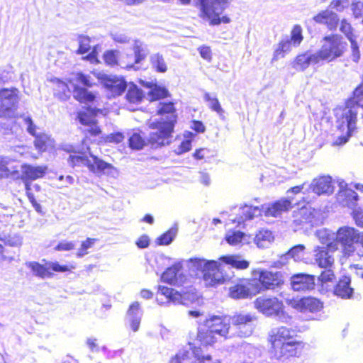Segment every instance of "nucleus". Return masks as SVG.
<instances>
[{
    "label": "nucleus",
    "instance_id": "052dcab7",
    "mask_svg": "<svg viewBox=\"0 0 363 363\" xmlns=\"http://www.w3.org/2000/svg\"><path fill=\"white\" fill-rule=\"evenodd\" d=\"M48 138L45 135L36 137L35 140V146L40 151H45L47 148V141Z\"/></svg>",
    "mask_w": 363,
    "mask_h": 363
},
{
    "label": "nucleus",
    "instance_id": "49530a36",
    "mask_svg": "<svg viewBox=\"0 0 363 363\" xmlns=\"http://www.w3.org/2000/svg\"><path fill=\"white\" fill-rule=\"evenodd\" d=\"M28 267L31 269L33 274L35 276L39 277L40 278H46L50 277L52 276V273L49 271V269L44 267L43 265L39 264L36 262H30L27 264Z\"/></svg>",
    "mask_w": 363,
    "mask_h": 363
},
{
    "label": "nucleus",
    "instance_id": "37998d69",
    "mask_svg": "<svg viewBox=\"0 0 363 363\" xmlns=\"http://www.w3.org/2000/svg\"><path fill=\"white\" fill-rule=\"evenodd\" d=\"M305 246L303 245H298L291 248L288 252L281 257V262L282 264H285V260L288 257H291L294 261L301 260L304 256Z\"/></svg>",
    "mask_w": 363,
    "mask_h": 363
},
{
    "label": "nucleus",
    "instance_id": "1a4fd4ad",
    "mask_svg": "<svg viewBox=\"0 0 363 363\" xmlns=\"http://www.w3.org/2000/svg\"><path fill=\"white\" fill-rule=\"evenodd\" d=\"M195 299L196 295L194 293L184 292V291L179 292L172 288L164 286H159L158 294L156 297V301L160 305L170 302L186 305L189 302H192Z\"/></svg>",
    "mask_w": 363,
    "mask_h": 363
},
{
    "label": "nucleus",
    "instance_id": "f03ea898",
    "mask_svg": "<svg viewBox=\"0 0 363 363\" xmlns=\"http://www.w3.org/2000/svg\"><path fill=\"white\" fill-rule=\"evenodd\" d=\"M322 46L316 52L320 62H328L342 57L347 49V43L339 35L325 36L322 40Z\"/></svg>",
    "mask_w": 363,
    "mask_h": 363
},
{
    "label": "nucleus",
    "instance_id": "bb28decb",
    "mask_svg": "<svg viewBox=\"0 0 363 363\" xmlns=\"http://www.w3.org/2000/svg\"><path fill=\"white\" fill-rule=\"evenodd\" d=\"M141 318L142 312L140 309V304L135 301L130 306L126 315V318L133 331L138 330Z\"/></svg>",
    "mask_w": 363,
    "mask_h": 363
},
{
    "label": "nucleus",
    "instance_id": "c03bdc74",
    "mask_svg": "<svg viewBox=\"0 0 363 363\" xmlns=\"http://www.w3.org/2000/svg\"><path fill=\"white\" fill-rule=\"evenodd\" d=\"M128 92L126 99L130 103H140L143 98V93L135 84H130L128 85Z\"/></svg>",
    "mask_w": 363,
    "mask_h": 363
},
{
    "label": "nucleus",
    "instance_id": "7c9ffc66",
    "mask_svg": "<svg viewBox=\"0 0 363 363\" xmlns=\"http://www.w3.org/2000/svg\"><path fill=\"white\" fill-rule=\"evenodd\" d=\"M316 236L320 242L326 245L325 247H328L330 251H336L338 247L335 239V235L328 229H320L316 231Z\"/></svg>",
    "mask_w": 363,
    "mask_h": 363
},
{
    "label": "nucleus",
    "instance_id": "680f3d73",
    "mask_svg": "<svg viewBox=\"0 0 363 363\" xmlns=\"http://www.w3.org/2000/svg\"><path fill=\"white\" fill-rule=\"evenodd\" d=\"M335 278L334 272L332 268H327L320 274L318 277L319 281L323 283L332 281Z\"/></svg>",
    "mask_w": 363,
    "mask_h": 363
},
{
    "label": "nucleus",
    "instance_id": "5701e85b",
    "mask_svg": "<svg viewBox=\"0 0 363 363\" xmlns=\"http://www.w3.org/2000/svg\"><path fill=\"white\" fill-rule=\"evenodd\" d=\"M162 279L164 282L174 285H181L186 280V276L182 271V264L177 263L167 269L162 274Z\"/></svg>",
    "mask_w": 363,
    "mask_h": 363
},
{
    "label": "nucleus",
    "instance_id": "7ed1b4c3",
    "mask_svg": "<svg viewBox=\"0 0 363 363\" xmlns=\"http://www.w3.org/2000/svg\"><path fill=\"white\" fill-rule=\"evenodd\" d=\"M199 6L203 16L206 17L211 25H219L221 23H230V18L223 16L220 17L223 11L228 7V0H194Z\"/></svg>",
    "mask_w": 363,
    "mask_h": 363
},
{
    "label": "nucleus",
    "instance_id": "f3484780",
    "mask_svg": "<svg viewBox=\"0 0 363 363\" xmlns=\"http://www.w3.org/2000/svg\"><path fill=\"white\" fill-rule=\"evenodd\" d=\"M96 113L95 110H87L78 113V118L81 124L84 125V132L89 133L91 135H97L101 133L100 128L95 119Z\"/></svg>",
    "mask_w": 363,
    "mask_h": 363
},
{
    "label": "nucleus",
    "instance_id": "a878e982",
    "mask_svg": "<svg viewBox=\"0 0 363 363\" xmlns=\"http://www.w3.org/2000/svg\"><path fill=\"white\" fill-rule=\"evenodd\" d=\"M102 83L114 96L121 95L128 86L125 81L123 78H119L116 76H106L103 79Z\"/></svg>",
    "mask_w": 363,
    "mask_h": 363
},
{
    "label": "nucleus",
    "instance_id": "2eb2a0df",
    "mask_svg": "<svg viewBox=\"0 0 363 363\" xmlns=\"http://www.w3.org/2000/svg\"><path fill=\"white\" fill-rule=\"evenodd\" d=\"M335 252L324 246L315 247L313 254L315 264L321 268H332L335 262L333 253Z\"/></svg>",
    "mask_w": 363,
    "mask_h": 363
},
{
    "label": "nucleus",
    "instance_id": "5fc2aeb1",
    "mask_svg": "<svg viewBox=\"0 0 363 363\" xmlns=\"http://www.w3.org/2000/svg\"><path fill=\"white\" fill-rule=\"evenodd\" d=\"M91 40L87 36H79L78 53L84 54L88 52L91 48Z\"/></svg>",
    "mask_w": 363,
    "mask_h": 363
},
{
    "label": "nucleus",
    "instance_id": "f704fd0d",
    "mask_svg": "<svg viewBox=\"0 0 363 363\" xmlns=\"http://www.w3.org/2000/svg\"><path fill=\"white\" fill-rule=\"evenodd\" d=\"M220 259L237 269H245L250 265V262L239 255L223 256Z\"/></svg>",
    "mask_w": 363,
    "mask_h": 363
},
{
    "label": "nucleus",
    "instance_id": "4468645a",
    "mask_svg": "<svg viewBox=\"0 0 363 363\" xmlns=\"http://www.w3.org/2000/svg\"><path fill=\"white\" fill-rule=\"evenodd\" d=\"M291 286L294 291H311L315 286V277L305 273L294 274L291 277Z\"/></svg>",
    "mask_w": 363,
    "mask_h": 363
},
{
    "label": "nucleus",
    "instance_id": "dca6fc26",
    "mask_svg": "<svg viewBox=\"0 0 363 363\" xmlns=\"http://www.w3.org/2000/svg\"><path fill=\"white\" fill-rule=\"evenodd\" d=\"M293 200L294 199L289 196L286 199H281L268 206H262V208L266 216L277 217L282 213L288 211L294 205L296 204V203H293Z\"/></svg>",
    "mask_w": 363,
    "mask_h": 363
},
{
    "label": "nucleus",
    "instance_id": "a211bd4d",
    "mask_svg": "<svg viewBox=\"0 0 363 363\" xmlns=\"http://www.w3.org/2000/svg\"><path fill=\"white\" fill-rule=\"evenodd\" d=\"M340 191L337 195V201L343 206L353 208L356 206L358 194L354 191L346 188L347 184L342 181L339 184Z\"/></svg>",
    "mask_w": 363,
    "mask_h": 363
},
{
    "label": "nucleus",
    "instance_id": "774afa93",
    "mask_svg": "<svg viewBox=\"0 0 363 363\" xmlns=\"http://www.w3.org/2000/svg\"><path fill=\"white\" fill-rule=\"evenodd\" d=\"M137 246L140 249L146 248L150 245L149 237L146 235H141L136 242Z\"/></svg>",
    "mask_w": 363,
    "mask_h": 363
},
{
    "label": "nucleus",
    "instance_id": "0e129e2a",
    "mask_svg": "<svg viewBox=\"0 0 363 363\" xmlns=\"http://www.w3.org/2000/svg\"><path fill=\"white\" fill-rule=\"evenodd\" d=\"M76 80L86 86H91L93 82L91 81V77L82 73H77L76 74Z\"/></svg>",
    "mask_w": 363,
    "mask_h": 363
},
{
    "label": "nucleus",
    "instance_id": "a18cd8bd",
    "mask_svg": "<svg viewBox=\"0 0 363 363\" xmlns=\"http://www.w3.org/2000/svg\"><path fill=\"white\" fill-rule=\"evenodd\" d=\"M169 363H195L191 350H182L172 357Z\"/></svg>",
    "mask_w": 363,
    "mask_h": 363
},
{
    "label": "nucleus",
    "instance_id": "e2e57ef3",
    "mask_svg": "<svg viewBox=\"0 0 363 363\" xmlns=\"http://www.w3.org/2000/svg\"><path fill=\"white\" fill-rule=\"evenodd\" d=\"M348 1H344L343 0H333L330 4V8L335 9L338 12H342L348 6Z\"/></svg>",
    "mask_w": 363,
    "mask_h": 363
},
{
    "label": "nucleus",
    "instance_id": "bf43d9fd",
    "mask_svg": "<svg viewBox=\"0 0 363 363\" xmlns=\"http://www.w3.org/2000/svg\"><path fill=\"white\" fill-rule=\"evenodd\" d=\"M351 44V50H352V58L354 62H358L360 59V52L359 50L358 44L356 41V38L352 39V40H349Z\"/></svg>",
    "mask_w": 363,
    "mask_h": 363
},
{
    "label": "nucleus",
    "instance_id": "8fccbe9b",
    "mask_svg": "<svg viewBox=\"0 0 363 363\" xmlns=\"http://www.w3.org/2000/svg\"><path fill=\"white\" fill-rule=\"evenodd\" d=\"M353 28L351 23L345 18H343L340 21V31L343 33L345 37L349 40L356 38V35L353 33Z\"/></svg>",
    "mask_w": 363,
    "mask_h": 363
},
{
    "label": "nucleus",
    "instance_id": "c756f323",
    "mask_svg": "<svg viewBox=\"0 0 363 363\" xmlns=\"http://www.w3.org/2000/svg\"><path fill=\"white\" fill-rule=\"evenodd\" d=\"M295 221L301 223H308L312 225L315 224V217L318 211L311 206H303L298 211L294 212Z\"/></svg>",
    "mask_w": 363,
    "mask_h": 363
},
{
    "label": "nucleus",
    "instance_id": "338daca9",
    "mask_svg": "<svg viewBox=\"0 0 363 363\" xmlns=\"http://www.w3.org/2000/svg\"><path fill=\"white\" fill-rule=\"evenodd\" d=\"M75 245L72 242L62 241L56 247L55 250L59 251H69L74 249Z\"/></svg>",
    "mask_w": 363,
    "mask_h": 363
},
{
    "label": "nucleus",
    "instance_id": "473e14b6",
    "mask_svg": "<svg viewBox=\"0 0 363 363\" xmlns=\"http://www.w3.org/2000/svg\"><path fill=\"white\" fill-rule=\"evenodd\" d=\"M225 238L226 242L232 246H238L249 243L252 239L250 235H246L239 230L228 232Z\"/></svg>",
    "mask_w": 363,
    "mask_h": 363
},
{
    "label": "nucleus",
    "instance_id": "a19ab883",
    "mask_svg": "<svg viewBox=\"0 0 363 363\" xmlns=\"http://www.w3.org/2000/svg\"><path fill=\"white\" fill-rule=\"evenodd\" d=\"M229 294L234 299H241L250 296L251 292L246 286L238 284L229 288Z\"/></svg>",
    "mask_w": 363,
    "mask_h": 363
},
{
    "label": "nucleus",
    "instance_id": "6e6552de",
    "mask_svg": "<svg viewBox=\"0 0 363 363\" xmlns=\"http://www.w3.org/2000/svg\"><path fill=\"white\" fill-rule=\"evenodd\" d=\"M230 319V336L248 337L251 335L254 329L255 317L250 313H238Z\"/></svg>",
    "mask_w": 363,
    "mask_h": 363
},
{
    "label": "nucleus",
    "instance_id": "39448f33",
    "mask_svg": "<svg viewBox=\"0 0 363 363\" xmlns=\"http://www.w3.org/2000/svg\"><path fill=\"white\" fill-rule=\"evenodd\" d=\"M255 308L267 316H274L279 320L286 323L290 318L284 311L281 301L274 296H262L254 302Z\"/></svg>",
    "mask_w": 363,
    "mask_h": 363
},
{
    "label": "nucleus",
    "instance_id": "4d7b16f0",
    "mask_svg": "<svg viewBox=\"0 0 363 363\" xmlns=\"http://www.w3.org/2000/svg\"><path fill=\"white\" fill-rule=\"evenodd\" d=\"M95 242V239L91 238H87L85 241H84L81 247L79 249V251L77 252V256L79 257H82L87 254L86 250L91 247Z\"/></svg>",
    "mask_w": 363,
    "mask_h": 363
},
{
    "label": "nucleus",
    "instance_id": "6e6d98bb",
    "mask_svg": "<svg viewBox=\"0 0 363 363\" xmlns=\"http://www.w3.org/2000/svg\"><path fill=\"white\" fill-rule=\"evenodd\" d=\"M22 123L26 127L27 131L32 135H35L36 126L34 125L31 118L28 116H23L21 117Z\"/></svg>",
    "mask_w": 363,
    "mask_h": 363
},
{
    "label": "nucleus",
    "instance_id": "09e8293b",
    "mask_svg": "<svg viewBox=\"0 0 363 363\" xmlns=\"http://www.w3.org/2000/svg\"><path fill=\"white\" fill-rule=\"evenodd\" d=\"M177 233V228L172 227L168 231L162 234L157 238V243L160 245H169L174 238L176 237Z\"/></svg>",
    "mask_w": 363,
    "mask_h": 363
},
{
    "label": "nucleus",
    "instance_id": "393cba45",
    "mask_svg": "<svg viewBox=\"0 0 363 363\" xmlns=\"http://www.w3.org/2000/svg\"><path fill=\"white\" fill-rule=\"evenodd\" d=\"M187 267L191 274L197 276L201 274L204 278V274L209 268L216 267V261L195 257L188 261Z\"/></svg>",
    "mask_w": 363,
    "mask_h": 363
},
{
    "label": "nucleus",
    "instance_id": "412c9836",
    "mask_svg": "<svg viewBox=\"0 0 363 363\" xmlns=\"http://www.w3.org/2000/svg\"><path fill=\"white\" fill-rule=\"evenodd\" d=\"M293 306L302 313H315L321 310L323 303L313 297H304L293 302Z\"/></svg>",
    "mask_w": 363,
    "mask_h": 363
},
{
    "label": "nucleus",
    "instance_id": "c9c22d12",
    "mask_svg": "<svg viewBox=\"0 0 363 363\" xmlns=\"http://www.w3.org/2000/svg\"><path fill=\"white\" fill-rule=\"evenodd\" d=\"M197 339L203 345H211L218 340V337L206 325L199 329Z\"/></svg>",
    "mask_w": 363,
    "mask_h": 363
},
{
    "label": "nucleus",
    "instance_id": "0eeeda50",
    "mask_svg": "<svg viewBox=\"0 0 363 363\" xmlns=\"http://www.w3.org/2000/svg\"><path fill=\"white\" fill-rule=\"evenodd\" d=\"M337 247L340 245L343 257L352 256L356 250L355 244L359 242V232L354 228L344 226L335 234Z\"/></svg>",
    "mask_w": 363,
    "mask_h": 363
},
{
    "label": "nucleus",
    "instance_id": "ddd939ff",
    "mask_svg": "<svg viewBox=\"0 0 363 363\" xmlns=\"http://www.w3.org/2000/svg\"><path fill=\"white\" fill-rule=\"evenodd\" d=\"M207 326L216 333L218 337H231L230 317H213L207 321Z\"/></svg>",
    "mask_w": 363,
    "mask_h": 363
},
{
    "label": "nucleus",
    "instance_id": "69168bd1",
    "mask_svg": "<svg viewBox=\"0 0 363 363\" xmlns=\"http://www.w3.org/2000/svg\"><path fill=\"white\" fill-rule=\"evenodd\" d=\"M353 218L357 225L363 227V210L357 208L353 211Z\"/></svg>",
    "mask_w": 363,
    "mask_h": 363
},
{
    "label": "nucleus",
    "instance_id": "de8ad7c7",
    "mask_svg": "<svg viewBox=\"0 0 363 363\" xmlns=\"http://www.w3.org/2000/svg\"><path fill=\"white\" fill-rule=\"evenodd\" d=\"M203 99L208 102V106L211 109L216 111L220 117L223 116L224 110L222 108L216 97H211L209 93L206 92L203 96Z\"/></svg>",
    "mask_w": 363,
    "mask_h": 363
},
{
    "label": "nucleus",
    "instance_id": "79ce46f5",
    "mask_svg": "<svg viewBox=\"0 0 363 363\" xmlns=\"http://www.w3.org/2000/svg\"><path fill=\"white\" fill-rule=\"evenodd\" d=\"M74 97L81 103H88L94 101L95 96L86 89L80 87L79 85H74Z\"/></svg>",
    "mask_w": 363,
    "mask_h": 363
},
{
    "label": "nucleus",
    "instance_id": "6ab92c4d",
    "mask_svg": "<svg viewBox=\"0 0 363 363\" xmlns=\"http://www.w3.org/2000/svg\"><path fill=\"white\" fill-rule=\"evenodd\" d=\"M311 65H321L316 51H307L298 55L293 62V67L298 71H303Z\"/></svg>",
    "mask_w": 363,
    "mask_h": 363
},
{
    "label": "nucleus",
    "instance_id": "4be33fe9",
    "mask_svg": "<svg viewBox=\"0 0 363 363\" xmlns=\"http://www.w3.org/2000/svg\"><path fill=\"white\" fill-rule=\"evenodd\" d=\"M239 213L237 217L230 218L229 220L232 223H238V225H241L245 220L253 219L255 217L261 216L262 212L264 211L263 208L258 206H252L245 205L238 209Z\"/></svg>",
    "mask_w": 363,
    "mask_h": 363
},
{
    "label": "nucleus",
    "instance_id": "cd10ccee",
    "mask_svg": "<svg viewBox=\"0 0 363 363\" xmlns=\"http://www.w3.org/2000/svg\"><path fill=\"white\" fill-rule=\"evenodd\" d=\"M294 331L286 328L280 327L271 330L270 342L272 345L290 342L294 335Z\"/></svg>",
    "mask_w": 363,
    "mask_h": 363
},
{
    "label": "nucleus",
    "instance_id": "58836bf2",
    "mask_svg": "<svg viewBox=\"0 0 363 363\" xmlns=\"http://www.w3.org/2000/svg\"><path fill=\"white\" fill-rule=\"evenodd\" d=\"M150 63L157 72L164 73L167 71V65L163 55L159 52L153 53L150 56Z\"/></svg>",
    "mask_w": 363,
    "mask_h": 363
},
{
    "label": "nucleus",
    "instance_id": "9d476101",
    "mask_svg": "<svg viewBox=\"0 0 363 363\" xmlns=\"http://www.w3.org/2000/svg\"><path fill=\"white\" fill-rule=\"evenodd\" d=\"M19 100L18 89L12 87L0 89V117H12L17 109Z\"/></svg>",
    "mask_w": 363,
    "mask_h": 363
},
{
    "label": "nucleus",
    "instance_id": "aec40b11",
    "mask_svg": "<svg viewBox=\"0 0 363 363\" xmlns=\"http://www.w3.org/2000/svg\"><path fill=\"white\" fill-rule=\"evenodd\" d=\"M313 20L317 23L325 25L331 31L336 30L340 21L338 15L329 9L318 13L313 17Z\"/></svg>",
    "mask_w": 363,
    "mask_h": 363
},
{
    "label": "nucleus",
    "instance_id": "3c124183",
    "mask_svg": "<svg viewBox=\"0 0 363 363\" xmlns=\"http://www.w3.org/2000/svg\"><path fill=\"white\" fill-rule=\"evenodd\" d=\"M167 94V90L165 88L155 85L148 92V97L151 101H153L165 97Z\"/></svg>",
    "mask_w": 363,
    "mask_h": 363
},
{
    "label": "nucleus",
    "instance_id": "f257e3e1",
    "mask_svg": "<svg viewBox=\"0 0 363 363\" xmlns=\"http://www.w3.org/2000/svg\"><path fill=\"white\" fill-rule=\"evenodd\" d=\"M157 113L162 115L160 121H150L148 125L152 130L149 134V141L152 145H164L169 144V138L173 132L176 116L173 104L157 103Z\"/></svg>",
    "mask_w": 363,
    "mask_h": 363
},
{
    "label": "nucleus",
    "instance_id": "13d9d810",
    "mask_svg": "<svg viewBox=\"0 0 363 363\" xmlns=\"http://www.w3.org/2000/svg\"><path fill=\"white\" fill-rule=\"evenodd\" d=\"M104 60L105 62L111 66L117 64V52L113 50L106 51L104 54Z\"/></svg>",
    "mask_w": 363,
    "mask_h": 363
},
{
    "label": "nucleus",
    "instance_id": "864d4df0",
    "mask_svg": "<svg viewBox=\"0 0 363 363\" xmlns=\"http://www.w3.org/2000/svg\"><path fill=\"white\" fill-rule=\"evenodd\" d=\"M294 46H298L303 40L302 29L300 26H295L291 31V36L289 39Z\"/></svg>",
    "mask_w": 363,
    "mask_h": 363
},
{
    "label": "nucleus",
    "instance_id": "ea45409f",
    "mask_svg": "<svg viewBox=\"0 0 363 363\" xmlns=\"http://www.w3.org/2000/svg\"><path fill=\"white\" fill-rule=\"evenodd\" d=\"M133 50L135 55V64H139L144 60L149 53L147 45L139 40H135L134 41Z\"/></svg>",
    "mask_w": 363,
    "mask_h": 363
},
{
    "label": "nucleus",
    "instance_id": "2f4dec72",
    "mask_svg": "<svg viewBox=\"0 0 363 363\" xmlns=\"http://www.w3.org/2000/svg\"><path fill=\"white\" fill-rule=\"evenodd\" d=\"M351 279L349 277H343L340 279L335 288V294L342 298H350L353 294V289L350 287Z\"/></svg>",
    "mask_w": 363,
    "mask_h": 363
},
{
    "label": "nucleus",
    "instance_id": "603ef678",
    "mask_svg": "<svg viewBox=\"0 0 363 363\" xmlns=\"http://www.w3.org/2000/svg\"><path fill=\"white\" fill-rule=\"evenodd\" d=\"M145 144V140L138 133H133L129 138V145L132 149L141 150Z\"/></svg>",
    "mask_w": 363,
    "mask_h": 363
},
{
    "label": "nucleus",
    "instance_id": "b1692460",
    "mask_svg": "<svg viewBox=\"0 0 363 363\" xmlns=\"http://www.w3.org/2000/svg\"><path fill=\"white\" fill-rule=\"evenodd\" d=\"M310 188L312 189L313 192L318 195H330L334 191L332 178L329 176H323L314 179L310 185Z\"/></svg>",
    "mask_w": 363,
    "mask_h": 363
},
{
    "label": "nucleus",
    "instance_id": "72a5a7b5",
    "mask_svg": "<svg viewBox=\"0 0 363 363\" xmlns=\"http://www.w3.org/2000/svg\"><path fill=\"white\" fill-rule=\"evenodd\" d=\"M46 169L47 167L43 166L34 167L32 165H24L22 172L26 181H32L42 178L45 175Z\"/></svg>",
    "mask_w": 363,
    "mask_h": 363
},
{
    "label": "nucleus",
    "instance_id": "20e7f679",
    "mask_svg": "<svg viewBox=\"0 0 363 363\" xmlns=\"http://www.w3.org/2000/svg\"><path fill=\"white\" fill-rule=\"evenodd\" d=\"M363 108V81L353 91V96L347 103V108L343 111L341 125H345L347 133L350 135L356 128L357 109Z\"/></svg>",
    "mask_w": 363,
    "mask_h": 363
},
{
    "label": "nucleus",
    "instance_id": "e433bc0d",
    "mask_svg": "<svg viewBox=\"0 0 363 363\" xmlns=\"http://www.w3.org/2000/svg\"><path fill=\"white\" fill-rule=\"evenodd\" d=\"M189 346L195 363H220L219 359H213L211 355H203L200 347L193 346L191 343H189Z\"/></svg>",
    "mask_w": 363,
    "mask_h": 363
},
{
    "label": "nucleus",
    "instance_id": "f8f14e48",
    "mask_svg": "<svg viewBox=\"0 0 363 363\" xmlns=\"http://www.w3.org/2000/svg\"><path fill=\"white\" fill-rule=\"evenodd\" d=\"M258 281L261 284L259 291L263 290H275L280 288L284 283V274L281 272H270L262 270L257 272Z\"/></svg>",
    "mask_w": 363,
    "mask_h": 363
},
{
    "label": "nucleus",
    "instance_id": "4c0bfd02",
    "mask_svg": "<svg viewBox=\"0 0 363 363\" xmlns=\"http://www.w3.org/2000/svg\"><path fill=\"white\" fill-rule=\"evenodd\" d=\"M273 239L274 237L272 232L264 229L259 230L253 238L254 242L259 248L267 247Z\"/></svg>",
    "mask_w": 363,
    "mask_h": 363
},
{
    "label": "nucleus",
    "instance_id": "c85d7f7f",
    "mask_svg": "<svg viewBox=\"0 0 363 363\" xmlns=\"http://www.w3.org/2000/svg\"><path fill=\"white\" fill-rule=\"evenodd\" d=\"M220 264L216 261V267H210L209 270L204 274V281L206 284L210 286H214L216 284H220L224 283L227 278L222 275V273L220 272Z\"/></svg>",
    "mask_w": 363,
    "mask_h": 363
},
{
    "label": "nucleus",
    "instance_id": "9b49d317",
    "mask_svg": "<svg viewBox=\"0 0 363 363\" xmlns=\"http://www.w3.org/2000/svg\"><path fill=\"white\" fill-rule=\"evenodd\" d=\"M300 342H286L272 345L271 355L276 359L284 361L289 357H296L300 350Z\"/></svg>",
    "mask_w": 363,
    "mask_h": 363
},
{
    "label": "nucleus",
    "instance_id": "423d86ee",
    "mask_svg": "<svg viewBox=\"0 0 363 363\" xmlns=\"http://www.w3.org/2000/svg\"><path fill=\"white\" fill-rule=\"evenodd\" d=\"M90 156L91 160L89 159L84 154L80 155H70L68 159V162L72 167L86 166L89 168V171L94 174H114L116 169L113 166L91 154H90Z\"/></svg>",
    "mask_w": 363,
    "mask_h": 363
}]
</instances>
